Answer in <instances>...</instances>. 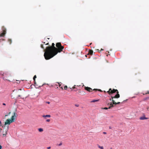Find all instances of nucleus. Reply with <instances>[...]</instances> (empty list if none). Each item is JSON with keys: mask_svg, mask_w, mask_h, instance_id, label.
<instances>
[{"mask_svg": "<svg viewBox=\"0 0 149 149\" xmlns=\"http://www.w3.org/2000/svg\"><path fill=\"white\" fill-rule=\"evenodd\" d=\"M104 93H106V91H104Z\"/></svg>", "mask_w": 149, "mask_h": 149, "instance_id": "nucleus-56", "label": "nucleus"}, {"mask_svg": "<svg viewBox=\"0 0 149 149\" xmlns=\"http://www.w3.org/2000/svg\"><path fill=\"white\" fill-rule=\"evenodd\" d=\"M35 84V87L36 88H40L42 86L44 85L45 84H43L42 86H38V85L36 84H36Z\"/></svg>", "mask_w": 149, "mask_h": 149, "instance_id": "nucleus-12", "label": "nucleus"}, {"mask_svg": "<svg viewBox=\"0 0 149 149\" xmlns=\"http://www.w3.org/2000/svg\"><path fill=\"white\" fill-rule=\"evenodd\" d=\"M148 119V118H147L145 117V115H143L139 118V119L140 120H147Z\"/></svg>", "mask_w": 149, "mask_h": 149, "instance_id": "nucleus-8", "label": "nucleus"}, {"mask_svg": "<svg viewBox=\"0 0 149 149\" xmlns=\"http://www.w3.org/2000/svg\"><path fill=\"white\" fill-rule=\"evenodd\" d=\"M80 86V85H79V86H77L78 87H79V86Z\"/></svg>", "mask_w": 149, "mask_h": 149, "instance_id": "nucleus-54", "label": "nucleus"}, {"mask_svg": "<svg viewBox=\"0 0 149 149\" xmlns=\"http://www.w3.org/2000/svg\"><path fill=\"white\" fill-rule=\"evenodd\" d=\"M110 149H112V148H111Z\"/></svg>", "mask_w": 149, "mask_h": 149, "instance_id": "nucleus-64", "label": "nucleus"}, {"mask_svg": "<svg viewBox=\"0 0 149 149\" xmlns=\"http://www.w3.org/2000/svg\"><path fill=\"white\" fill-rule=\"evenodd\" d=\"M1 128H0V131H1Z\"/></svg>", "mask_w": 149, "mask_h": 149, "instance_id": "nucleus-62", "label": "nucleus"}, {"mask_svg": "<svg viewBox=\"0 0 149 149\" xmlns=\"http://www.w3.org/2000/svg\"><path fill=\"white\" fill-rule=\"evenodd\" d=\"M3 136H6V134H3Z\"/></svg>", "mask_w": 149, "mask_h": 149, "instance_id": "nucleus-50", "label": "nucleus"}, {"mask_svg": "<svg viewBox=\"0 0 149 149\" xmlns=\"http://www.w3.org/2000/svg\"><path fill=\"white\" fill-rule=\"evenodd\" d=\"M121 104V103L120 102H117V104Z\"/></svg>", "mask_w": 149, "mask_h": 149, "instance_id": "nucleus-37", "label": "nucleus"}, {"mask_svg": "<svg viewBox=\"0 0 149 149\" xmlns=\"http://www.w3.org/2000/svg\"><path fill=\"white\" fill-rule=\"evenodd\" d=\"M2 31L0 33V37H4L6 33V29L3 26L2 27Z\"/></svg>", "mask_w": 149, "mask_h": 149, "instance_id": "nucleus-3", "label": "nucleus"}, {"mask_svg": "<svg viewBox=\"0 0 149 149\" xmlns=\"http://www.w3.org/2000/svg\"><path fill=\"white\" fill-rule=\"evenodd\" d=\"M108 108V109H110L111 108V106L110 105V106H109V107Z\"/></svg>", "mask_w": 149, "mask_h": 149, "instance_id": "nucleus-39", "label": "nucleus"}, {"mask_svg": "<svg viewBox=\"0 0 149 149\" xmlns=\"http://www.w3.org/2000/svg\"><path fill=\"white\" fill-rule=\"evenodd\" d=\"M107 92L109 95H111L112 94L114 93V92L113 91V90H112V89L111 88H110L109 89V91H108Z\"/></svg>", "mask_w": 149, "mask_h": 149, "instance_id": "nucleus-6", "label": "nucleus"}, {"mask_svg": "<svg viewBox=\"0 0 149 149\" xmlns=\"http://www.w3.org/2000/svg\"><path fill=\"white\" fill-rule=\"evenodd\" d=\"M128 100L127 99L125 100H124L122 102V103H125V102L127 100Z\"/></svg>", "mask_w": 149, "mask_h": 149, "instance_id": "nucleus-29", "label": "nucleus"}, {"mask_svg": "<svg viewBox=\"0 0 149 149\" xmlns=\"http://www.w3.org/2000/svg\"><path fill=\"white\" fill-rule=\"evenodd\" d=\"M57 83L58 84L59 86L60 87V88L61 89L63 90V86H64V85L63 84H62V83L61 82H57Z\"/></svg>", "mask_w": 149, "mask_h": 149, "instance_id": "nucleus-9", "label": "nucleus"}, {"mask_svg": "<svg viewBox=\"0 0 149 149\" xmlns=\"http://www.w3.org/2000/svg\"><path fill=\"white\" fill-rule=\"evenodd\" d=\"M21 98L23 99H24V98H22V97H21Z\"/></svg>", "mask_w": 149, "mask_h": 149, "instance_id": "nucleus-61", "label": "nucleus"}, {"mask_svg": "<svg viewBox=\"0 0 149 149\" xmlns=\"http://www.w3.org/2000/svg\"><path fill=\"white\" fill-rule=\"evenodd\" d=\"M109 105H110L111 106V108L113 107H114V104H112V103H111V104H110Z\"/></svg>", "mask_w": 149, "mask_h": 149, "instance_id": "nucleus-23", "label": "nucleus"}, {"mask_svg": "<svg viewBox=\"0 0 149 149\" xmlns=\"http://www.w3.org/2000/svg\"><path fill=\"white\" fill-rule=\"evenodd\" d=\"M51 148V147L49 146V147H47V148L48 149H50V148Z\"/></svg>", "mask_w": 149, "mask_h": 149, "instance_id": "nucleus-40", "label": "nucleus"}, {"mask_svg": "<svg viewBox=\"0 0 149 149\" xmlns=\"http://www.w3.org/2000/svg\"><path fill=\"white\" fill-rule=\"evenodd\" d=\"M46 45H49V42L47 43V44H46Z\"/></svg>", "mask_w": 149, "mask_h": 149, "instance_id": "nucleus-46", "label": "nucleus"}, {"mask_svg": "<svg viewBox=\"0 0 149 149\" xmlns=\"http://www.w3.org/2000/svg\"><path fill=\"white\" fill-rule=\"evenodd\" d=\"M38 130L39 132H41L43 131V130L42 128H40L38 129Z\"/></svg>", "mask_w": 149, "mask_h": 149, "instance_id": "nucleus-16", "label": "nucleus"}, {"mask_svg": "<svg viewBox=\"0 0 149 149\" xmlns=\"http://www.w3.org/2000/svg\"><path fill=\"white\" fill-rule=\"evenodd\" d=\"M21 97V95H18L17 97L16 98V99H17L19 97Z\"/></svg>", "mask_w": 149, "mask_h": 149, "instance_id": "nucleus-36", "label": "nucleus"}, {"mask_svg": "<svg viewBox=\"0 0 149 149\" xmlns=\"http://www.w3.org/2000/svg\"><path fill=\"white\" fill-rule=\"evenodd\" d=\"M50 121V120L49 119H47L46 120V121L47 122H49Z\"/></svg>", "mask_w": 149, "mask_h": 149, "instance_id": "nucleus-32", "label": "nucleus"}, {"mask_svg": "<svg viewBox=\"0 0 149 149\" xmlns=\"http://www.w3.org/2000/svg\"><path fill=\"white\" fill-rule=\"evenodd\" d=\"M6 125H5V122L4 124V125H3L2 126V127H5Z\"/></svg>", "mask_w": 149, "mask_h": 149, "instance_id": "nucleus-33", "label": "nucleus"}, {"mask_svg": "<svg viewBox=\"0 0 149 149\" xmlns=\"http://www.w3.org/2000/svg\"><path fill=\"white\" fill-rule=\"evenodd\" d=\"M56 48L55 47L54 43H52V46H49L46 47V52L44 53V56L46 60H49L56 55L58 53L62 52L64 47L62 46L61 43L57 42L56 44Z\"/></svg>", "mask_w": 149, "mask_h": 149, "instance_id": "nucleus-1", "label": "nucleus"}, {"mask_svg": "<svg viewBox=\"0 0 149 149\" xmlns=\"http://www.w3.org/2000/svg\"><path fill=\"white\" fill-rule=\"evenodd\" d=\"M58 85L56 84H54V88H58Z\"/></svg>", "mask_w": 149, "mask_h": 149, "instance_id": "nucleus-17", "label": "nucleus"}, {"mask_svg": "<svg viewBox=\"0 0 149 149\" xmlns=\"http://www.w3.org/2000/svg\"><path fill=\"white\" fill-rule=\"evenodd\" d=\"M92 44V43H91L90 44V45H91Z\"/></svg>", "mask_w": 149, "mask_h": 149, "instance_id": "nucleus-60", "label": "nucleus"}, {"mask_svg": "<svg viewBox=\"0 0 149 149\" xmlns=\"http://www.w3.org/2000/svg\"><path fill=\"white\" fill-rule=\"evenodd\" d=\"M40 47H41L42 48V49H44V50H45V49H44V47H43V45H42V44H41V45H40ZM44 50V51L45 52H45H46V51H45Z\"/></svg>", "mask_w": 149, "mask_h": 149, "instance_id": "nucleus-20", "label": "nucleus"}, {"mask_svg": "<svg viewBox=\"0 0 149 149\" xmlns=\"http://www.w3.org/2000/svg\"><path fill=\"white\" fill-rule=\"evenodd\" d=\"M103 50H104V49H101L100 51H103Z\"/></svg>", "mask_w": 149, "mask_h": 149, "instance_id": "nucleus-51", "label": "nucleus"}, {"mask_svg": "<svg viewBox=\"0 0 149 149\" xmlns=\"http://www.w3.org/2000/svg\"><path fill=\"white\" fill-rule=\"evenodd\" d=\"M14 115L12 116L11 118V119H8L6 120L5 122V125H8L13 122H15V119L16 118L17 116V114L15 112L13 113Z\"/></svg>", "mask_w": 149, "mask_h": 149, "instance_id": "nucleus-2", "label": "nucleus"}, {"mask_svg": "<svg viewBox=\"0 0 149 149\" xmlns=\"http://www.w3.org/2000/svg\"><path fill=\"white\" fill-rule=\"evenodd\" d=\"M67 88L68 87L66 85L64 87V89L65 90H67Z\"/></svg>", "mask_w": 149, "mask_h": 149, "instance_id": "nucleus-21", "label": "nucleus"}, {"mask_svg": "<svg viewBox=\"0 0 149 149\" xmlns=\"http://www.w3.org/2000/svg\"><path fill=\"white\" fill-rule=\"evenodd\" d=\"M103 134H107V132H103Z\"/></svg>", "mask_w": 149, "mask_h": 149, "instance_id": "nucleus-42", "label": "nucleus"}, {"mask_svg": "<svg viewBox=\"0 0 149 149\" xmlns=\"http://www.w3.org/2000/svg\"><path fill=\"white\" fill-rule=\"evenodd\" d=\"M105 103L107 104V105L109 106L110 104H111V102H110L109 100H107L105 102Z\"/></svg>", "mask_w": 149, "mask_h": 149, "instance_id": "nucleus-13", "label": "nucleus"}, {"mask_svg": "<svg viewBox=\"0 0 149 149\" xmlns=\"http://www.w3.org/2000/svg\"><path fill=\"white\" fill-rule=\"evenodd\" d=\"M113 98H114V97H113L111 96V98H110L109 99V101H112V100H113Z\"/></svg>", "mask_w": 149, "mask_h": 149, "instance_id": "nucleus-24", "label": "nucleus"}, {"mask_svg": "<svg viewBox=\"0 0 149 149\" xmlns=\"http://www.w3.org/2000/svg\"><path fill=\"white\" fill-rule=\"evenodd\" d=\"M99 101V100H93L91 101V102H98Z\"/></svg>", "mask_w": 149, "mask_h": 149, "instance_id": "nucleus-15", "label": "nucleus"}, {"mask_svg": "<svg viewBox=\"0 0 149 149\" xmlns=\"http://www.w3.org/2000/svg\"><path fill=\"white\" fill-rule=\"evenodd\" d=\"M62 145V143L61 142L59 144H58V146H61Z\"/></svg>", "mask_w": 149, "mask_h": 149, "instance_id": "nucleus-34", "label": "nucleus"}, {"mask_svg": "<svg viewBox=\"0 0 149 149\" xmlns=\"http://www.w3.org/2000/svg\"><path fill=\"white\" fill-rule=\"evenodd\" d=\"M115 102H116L114 100H112V104H114V103H115Z\"/></svg>", "mask_w": 149, "mask_h": 149, "instance_id": "nucleus-26", "label": "nucleus"}, {"mask_svg": "<svg viewBox=\"0 0 149 149\" xmlns=\"http://www.w3.org/2000/svg\"><path fill=\"white\" fill-rule=\"evenodd\" d=\"M3 105H6V104H5V103H3Z\"/></svg>", "mask_w": 149, "mask_h": 149, "instance_id": "nucleus-45", "label": "nucleus"}, {"mask_svg": "<svg viewBox=\"0 0 149 149\" xmlns=\"http://www.w3.org/2000/svg\"><path fill=\"white\" fill-rule=\"evenodd\" d=\"M148 99H149V97H145V98H144L143 100L146 101Z\"/></svg>", "mask_w": 149, "mask_h": 149, "instance_id": "nucleus-22", "label": "nucleus"}, {"mask_svg": "<svg viewBox=\"0 0 149 149\" xmlns=\"http://www.w3.org/2000/svg\"><path fill=\"white\" fill-rule=\"evenodd\" d=\"M8 41L10 42V44H11L12 43V40L10 39H8Z\"/></svg>", "mask_w": 149, "mask_h": 149, "instance_id": "nucleus-25", "label": "nucleus"}, {"mask_svg": "<svg viewBox=\"0 0 149 149\" xmlns=\"http://www.w3.org/2000/svg\"><path fill=\"white\" fill-rule=\"evenodd\" d=\"M47 85H49V84H47Z\"/></svg>", "mask_w": 149, "mask_h": 149, "instance_id": "nucleus-63", "label": "nucleus"}, {"mask_svg": "<svg viewBox=\"0 0 149 149\" xmlns=\"http://www.w3.org/2000/svg\"><path fill=\"white\" fill-rule=\"evenodd\" d=\"M135 97L134 96V97H132V98H134Z\"/></svg>", "mask_w": 149, "mask_h": 149, "instance_id": "nucleus-55", "label": "nucleus"}, {"mask_svg": "<svg viewBox=\"0 0 149 149\" xmlns=\"http://www.w3.org/2000/svg\"><path fill=\"white\" fill-rule=\"evenodd\" d=\"M1 120H0V125L1 124Z\"/></svg>", "mask_w": 149, "mask_h": 149, "instance_id": "nucleus-52", "label": "nucleus"}, {"mask_svg": "<svg viewBox=\"0 0 149 149\" xmlns=\"http://www.w3.org/2000/svg\"><path fill=\"white\" fill-rule=\"evenodd\" d=\"M4 40V39H0V42H1L2 41H3Z\"/></svg>", "mask_w": 149, "mask_h": 149, "instance_id": "nucleus-31", "label": "nucleus"}, {"mask_svg": "<svg viewBox=\"0 0 149 149\" xmlns=\"http://www.w3.org/2000/svg\"><path fill=\"white\" fill-rule=\"evenodd\" d=\"M44 44H45V42H42Z\"/></svg>", "mask_w": 149, "mask_h": 149, "instance_id": "nucleus-59", "label": "nucleus"}, {"mask_svg": "<svg viewBox=\"0 0 149 149\" xmlns=\"http://www.w3.org/2000/svg\"><path fill=\"white\" fill-rule=\"evenodd\" d=\"M102 109H104L107 110V109H108V107H105L104 108H102Z\"/></svg>", "mask_w": 149, "mask_h": 149, "instance_id": "nucleus-27", "label": "nucleus"}, {"mask_svg": "<svg viewBox=\"0 0 149 149\" xmlns=\"http://www.w3.org/2000/svg\"><path fill=\"white\" fill-rule=\"evenodd\" d=\"M98 52H100V51L99 50V49H97L96 50Z\"/></svg>", "mask_w": 149, "mask_h": 149, "instance_id": "nucleus-48", "label": "nucleus"}, {"mask_svg": "<svg viewBox=\"0 0 149 149\" xmlns=\"http://www.w3.org/2000/svg\"><path fill=\"white\" fill-rule=\"evenodd\" d=\"M98 147L101 149H104L103 147L102 146H100L99 145H97Z\"/></svg>", "mask_w": 149, "mask_h": 149, "instance_id": "nucleus-19", "label": "nucleus"}, {"mask_svg": "<svg viewBox=\"0 0 149 149\" xmlns=\"http://www.w3.org/2000/svg\"><path fill=\"white\" fill-rule=\"evenodd\" d=\"M85 56H86L87 57V55H85Z\"/></svg>", "mask_w": 149, "mask_h": 149, "instance_id": "nucleus-57", "label": "nucleus"}, {"mask_svg": "<svg viewBox=\"0 0 149 149\" xmlns=\"http://www.w3.org/2000/svg\"><path fill=\"white\" fill-rule=\"evenodd\" d=\"M2 147L0 145V149H1Z\"/></svg>", "mask_w": 149, "mask_h": 149, "instance_id": "nucleus-47", "label": "nucleus"}, {"mask_svg": "<svg viewBox=\"0 0 149 149\" xmlns=\"http://www.w3.org/2000/svg\"><path fill=\"white\" fill-rule=\"evenodd\" d=\"M76 86V85H74L72 88H70L71 89V91L74 90V91H76L78 90V89L75 87Z\"/></svg>", "mask_w": 149, "mask_h": 149, "instance_id": "nucleus-7", "label": "nucleus"}, {"mask_svg": "<svg viewBox=\"0 0 149 149\" xmlns=\"http://www.w3.org/2000/svg\"><path fill=\"white\" fill-rule=\"evenodd\" d=\"M54 86V84L53 85H51L49 86V87L51 88V87H53Z\"/></svg>", "mask_w": 149, "mask_h": 149, "instance_id": "nucleus-30", "label": "nucleus"}, {"mask_svg": "<svg viewBox=\"0 0 149 149\" xmlns=\"http://www.w3.org/2000/svg\"><path fill=\"white\" fill-rule=\"evenodd\" d=\"M114 104L115 105H116L117 104V102H115V103H114Z\"/></svg>", "mask_w": 149, "mask_h": 149, "instance_id": "nucleus-41", "label": "nucleus"}, {"mask_svg": "<svg viewBox=\"0 0 149 149\" xmlns=\"http://www.w3.org/2000/svg\"><path fill=\"white\" fill-rule=\"evenodd\" d=\"M98 90L100 91H102L101 90V89H98Z\"/></svg>", "mask_w": 149, "mask_h": 149, "instance_id": "nucleus-53", "label": "nucleus"}, {"mask_svg": "<svg viewBox=\"0 0 149 149\" xmlns=\"http://www.w3.org/2000/svg\"><path fill=\"white\" fill-rule=\"evenodd\" d=\"M84 89L86 90L89 92H91L92 91H96L97 90H98V89H94L93 90H92V89L91 88L88 87L84 86Z\"/></svg>", "mask_w": 149, "mask_h": 149, "instance_id": "nucleus-5", "label": "nucleus"}, {"mask_svg": "<svg viewBox=\"0 0 149 149\" xmlns=\"http://www.w3.org/2000/svg\"><path fill=\"white\" fill-rule=\"evenodd\" d=\"M149 94V91H148L147 93H146L145 94L143 93V95H145V94L146 95V94Z\"/></svg>", "mask_w": 149, "mask_h": 149, "instance_id": "nucleus-28", "label": "nucleus"}, {"mask_svg": "<svg viewBox=\"0 0 149 149\" xmlns=\"http://www.w3.org/2000/svg\"><path fill=\"white\" fill-rule=\"evenodd\" d=\"M36 77H37L36 76V75H35L33 78V81H34V84H36V81H35V80H36L35 79H36Z\"/></svg>", "mask_w": 149, "mask_h": 149, "instance_id": "nucleus-14", "label": "nucleus"}, {"mask_svg": "<svg viewBox=\"0 0 149 149\" xmlns=\"http://www.w3.org/2000/svg\"><path fill=\"white\" fill-rule=\"evenodd\" d=\"M17 99H15V103L17 102Z\"/></svg>", "mask_w": 149, "mask_h": 149, "instance_id": "nucleus-44", "label": "nucleus"}, {"mask_svg": "<svg viewBox=\"0 0 149 149\" xmlns=\"http://www.w3.org/2000/svg\"><path fill=\"white\" fill-rule=\"evenodd\" d=\"M147 110H148V109H149V107H148L147 108Z\"/></svg>", "mask_w": 149, "mask_h": 149, "instance_id": "nucleus-49", "label": "nucleus"}, {"mask_svg": "<svg viewBox=\"0 0 149 149\" xmlns=\"http://www.w3.org/2000/svg\"><path fill=\"white\" fill-rule=\"evenodd\" d=\"M42 117L44 118L45 119L46 118V117L49 118L51 117V115H43L42 116Z\"/></svg>", "mask_w": 149, "mask_h": 149, "instance_id": "nucleus-11", "label": "nucleus"}, {"mask_svg": "<svg viewBox=\"0 0 149 149\" xmlns=\"http://www.w3.org/2000/svg\"><path fill=\"white\" fill-rule=\"evenodd\" d=\"M6 125V127H7V128L6 129V130H5V132H6L7 133V132L8 131V128H9V125Z\"/></svg>", "mask_w": 149, "mask_h": 149, "instance_id": "nucleus-18", "label": "nucleus"}, {"mask_svg": "<svg viewBox=\"0 0 149 149\" xmlns=\"http://www.w3.org/2000/svg\"><path fill=\"white\" fill-rule=\"evenodd\" d=\"M79 93H81V91H79Z\"/></svg>", "mask_w": 149, "mask_h": 149, "instance_id": "nucleus-58", "label": "nucleus"}, {"mask_svg": "<svg viewBox=\"0 0 149 149\" xmlns=\"http://www.w3.org/2000/svg\"><path fill=\"white\" fill-rule=\"evenodd\" d=\"M109 128L110 129H112V127L111 126H110L109 127Z\"/></svg>", "mask_w": 149, "mask_h": 149, "instance_id": "nucleus-38", "label": "nucleus"}, {"mask_svg": "<svg viewBox=\"0 0 149 149\" xmlns=\"http://www.w3.org/2000/svg\"><path fill=\"white\" fill-rule=\"evenodd\" d=\"M93 50L91 49H89L88 52V53L87 54H88L89 55H93Z\"/></svg>", "mask_w": 149, "mask_h": 149, "instance_id": "nucleus-10", "label": "nucleus"}, {"mask_svg": "<svg viewBox=\"0 0 149 149\" xmlns=\"http://www.w3.org/2000/svg\"><path fill=\"white\" fill-rule=\"evenodd\" d=\"M113 91L114 92V93H116V94L115 95L114 97V98H118L120 97V96L119 94V92L118 90L116 89H113Z\"/></svg>", "mask_w": 149, "mask_h": 149, "instance_id": "nucleus-4", "label": "nucleus"}, {"mask_svg": "<svg viewBox=\"0 0 149 149\" xmlns=\"http://www.w3.org/2000/svg\"><path fill=\"white\" fill-rule=\"evenodd\" d=\"M46 103L49 104L50 103V102H46Z\"/></svg>", "mask_w": 149, "mask_h": 149, "instance_id": "nucleus-43", "label": "nucleus"}, {"mask_svg": "<svg viewBox=\"0 0 149 149\" xmlns=\"http://www.w3.org/2000/svg\"><path fill=\"white\" fill-rule=\"evenodd\" d=\"M75 106L77 107H78L79 106V105L78 104H75Z\"/></svg>", "mask_w": 149, "mask_h": 149, "instance_id": "nucleus-35", "label": "nucleus"}]
</instances>
